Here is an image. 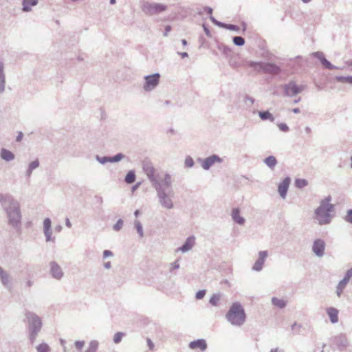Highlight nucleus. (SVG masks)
<instances>
[{
    "mask_svg": "<svg viewBox=\"0 0 352 352\" xmlns=\"http://www.w3.org/2000/svg\"><path fill=\"white\" fill-rule=\"evenodd\" d=\"M142 168L153 188L163 183V176H160L149 160L145 159L142 162Z\"/></svg>",
    "mask_w": 352,
    "mask_h": 352,
    "instance_id": "obj_6",
    "label": "nucleus"
},
{
    "mask_svg": "<svg viewBox=\"0 0 352 352\" xmlns=\"http://www.w3.org/2000/svg\"><path fill=\"white\" fill-rule=\"evenodd\" d=\"M210 21H211L213 24L216 25L217 26H218V27H219V28H222L223 26H224V25H223V23H222V22H220V21H218L217 20H216V19H214V17L212 15H210Z\"/></svg>",
    "mask_w": 352,
    "mask_h": 352,
    "instance_id": "obj_49",
    "label": "nucleus"
},
{
    "mask_svg": "<svg viewBox=\"0 0 352 352\" xmlns=\"http://www.w3.org/2000/svg\"><path fill=\"white\" fill-rule=\"evenodd\" d=\"M0 205L6 212L8 225L16 230H20L22 220L20 203L11 194L0 193Z\"/></svg>",
    "mask_w": 352,
    "mask_h": 352,
    "instance_id": "obj_1",
    "label": "nucleus"
},
{
    "mask_svg": "<svg viewBox=\"0 0 352 352\" xmlns=\"http://www.w3.org/2000/svg\"><path fill=\"white\" fill-rule=\"evenodd\" d=\"M300 328H301V324H298L296 322H294L292 325V331H294V333H298Z\"/></svg>",
    "mask_w": 352,
    "mask_h": 352,
    "instance_id": "obj_52",
    "label": "nucleus"
},
{
    "mask_svg": "<svg viewBox=\"0 0 352 352\" xmlns=\"http://www.w3.org/2000/svg\"><path fill=\"white\" fill-rule=\"evenodd\" d=\"M37 0H23V10L25 12H30L31 7L37 5Z\"/></svg>",
    "mask_w": 352,
    "mask_h": 352,
    "instance_id": "obj_27",
    "label": "nucleus"
},
{
    "mask_svg": "<svg viewBox=\"0 0 352 352\" xmlns=\"http://www.w3.org/2000/svg\"><path fill=\"white\" fill-rule=\"evenodd\" d=\"M204 10L208 14L210 15H212V8H210V7H208V6H205L204 7Z\"/></svg>",
    "mask_w": 352,
    "mask_h": 352,
    "instance_id": "obj_59",
    "label": "nucleus"
},
{
    "mask_svg": "<svg viewBox=\"0 0 352 352\" xmlns=\"http://www.w3.org/2000/svg\"><path fill=\"white\" fill-rule=\"evenodd\" d=\"M171 30V27L170 25H166L164 29V36H167L168 32Z\"/></svg>",
    "mask_w": 352,
    "mask_h": 352,
    "instance_id": "obj_60",
    "label": "nucleus"
},
{
    "mask_svg": "<svg viewBox=\"0 0 352 352\" xmlns=\"http://www.w3.org/2000/svg\"><path fill=\"white\" fill-rule=\"evenodd\" d=\"M223 25L224 26L222 27L223 28H226L232 31L238 32L239 30V27L235 25L223 23Z\"/></svg>",
    "mask_w": 352,
    "mask_h": 352,
    "instance_id": "obj_43",
    "label": "nucleus"
},
{
    "mask_svg": "<svg viewBox=\"0 0 352 352\" xmlns=\"http://www.w3.org/2000/svg\"><path fill=\"white\" fill-rule=\"evenodd\" d=\"M206 296V289H200L196 294V298L197 300L203 299Z\"/></svg>",
    "mask_w": 352,
    "mask_h": 352,
    "instance_id": "obj_50",
    "label": "nucleus"
},
{
    "mask_svg": "<svg viewBox=\"0 0 352 352\" xmlns=\"http://www.w3.org/2000/svg\"><path fill=\"white\" fill-rule=\"evenodd\" d=\"M344 220L349 223H352V209H349L346 212V215L344 217Z\"/></svg>",
    "mask_w": 352,
    "mask_h": 352,
    "instance_id": "obj_48",
    "label": "nucleus"
},
{
    "mask_svg": "<svg viewBox=\"0 0 352 352\" xmlns=\"http://www.w3.org/2000/svg\"><path fill=\"white\" fill-rule=\"evenodd\" d=\"M195 244V237L194 236H190L186 239L184 243L177 248L175 252H182V253H186L192 250Z\"/></svg>",
    "mask_w": 352,
    "mask_h": 352,
    "instance_id": "obj_16",
    "label": "nucleus"
},
{
    "mask_svg": "<svg viewBox=\"0 0 352 352\" xmlns=\"http://www.w3.org/2000/svg\"><path fill=\"white\" fill-rule=\"evenodd\" d=\"M23 133H22L21 131H19L18 132V134H17V136L16 137V142H20L22 141L23 138Z\"/></svg>",
    "mask_w": 352,
    "mask_h": 352,
    "instance_id": "obj_55",
    "label": "nucleus"
},
{
    "mask_svg": "<svg viewBox=\"0 0 352 352\" xmlns=\"http://www.w3.org/2000/svg\"><path fill=\"white\" fill-rule=\"evenodd\" d=\"M6 78L5 74V65L2 60H0V94L6 90Z\"/></svg>",
    "mask_w": 352,
    "mask_h": 352,
    "instance_id": "obj_21",
    "label": "nucleus"
},
{
    "mask_svg": "<svg viewBox=\"0 0 352 352\" xmlns=\"http://www.w3.org/2000/svg\"><path fill=\"white\" fill-rule=\"evenodd\" d=\"M244 65L252 69V70L256 73L263 72L264 62H254V60H248L245 61Z\"/></svg>",
    "mask_w": 352,
    "mask_h": 352,
    "instance_id": "obj_18",
    "label": "nucleus"
},
{
    "mask_svg": "<svg viewBox=\"0 0 352 352\" xmlns=\"http://www.w3.org/2000/svg\"><path fill=\"white\" fill-rule=\"evenodd\" d=\"M331 197L328 195L320 201L319 207L314 211V219L319 226L331 223L333 218L331 212L334 210V205L331 204Z\"/></svg>",
    "mask_w": 352,
    "mask_h": 352,
    "instance_id": "obj_3",
    "label": "nucleus"
},
{
    "mask_svg": "<svg viewBox=\"0 0 352 352\" xmlns=\"http://www.w3.org/2000/svg\"><path fill=\"white\" fill-rule=\"evenodd\" d=\"M268 256L267 251H261L258 252V258L254 262L252 269L255 272H261L263 269V265L266 258Z\"/></svg>",
    "mask_w": 352,
    "mask_h": 352,
    "instance_id": "obj_15",
    "label": "nucleus"
},
{
    "mask_svg": "<svg viewBox=\"0 0 352 352\" xmlns=\"http://www.w3.org/2000/svg\"><path fill=\"white\" fill-rule=\"evenodd\" d=\"M161 75L159 73H155L144 77V82L142 88L144 91L149 92L154 90L159 85L160 81Z\"/></svg>",
    "mask_w": 352,
    "mask_h": 352,
    "instance_id": "obj_9",
    "label": "nucleus"
},
{
    "mask_svg": "<svg viewBox=\"0 0 352 352\" xmlns=\"http://www.w3.org/2000/svg\"><path fill=\"white\" fill-rule=\"evenodd\" d=\"M135 179H136V174H135V170H129L126 173V175L124 177V182L127 184H133L135 182Z\"/></svg>",
    "mask_w": 352,
    "mask_h": 352,
    "instance_id": "obj_29",
    "label": "nucleus"
},
{
    "mask_svg": "<svg viewBox=\"0 0 352 352\" xmlns=\"http://www.w3.org/2000/svg\"><path fill=\"white\" fill-rule=\"evenodd\" d=\"M184 165L186 167L191 168L194 166V161L192 157L188 156L186 157V160H184Z\"/></svg>",
    "mask_w": 352,
    "mask_h": 352,
    "instance_id": "obj_47",
    "label": "nucleus"
},
{
    "mask_svg": "<svg viewBox=\"0 0 352 352\" xmlns=\"http://www.w3.org/2000/svg\"><path fill=\"white\" fill-rule=\"evenodd\" d=\"M231 217L235 223L239 226H243L245 222V219L241 216L240 210L239 208H233L231 212Z\"/></svg>",
    "mask_w": 352,
    "mask_h": 352,
    "instance_id": "obj_20",
    "label": "nucleus"
},
{
    "mask_svg": "<svg viewBox=\"0 0 352 352\" xmlns=\"http://www.w3.org/2000/svg\"><path fill=\"white\" fill-rule=\"evenodd\" d=\"M324 250L325 242L324 240L321 239L314 240L312 245V251L316 256L319 258L322 257L324 254Z\"/></svg>",
    "mask_w": 352,
    "mask_h": 352,
    "instance_id": "obj_14",
    "label": "nucleus"
},
{
    "mask_svg": "<svg viewBox=\"0 0 352 352\" xmlns=\"http://www.w3.org/2000/svg\"><path fill=\"white\" fill-rule=\"evenodd\" d=\"M264 163L270 168L273 169L277 164L274 156H270L265 159Z\"/></svg>",
    "mask_w": 352,
    "mask_h": 352,
    "instance_id": "obj_31",
    "label": "nucleus"
},
{
    "mask_svg": "<svg viewBox=\"0 0 352 352\" xmlns=\"http://www.w3.org/2000/svg\"><path fill=\"white\" fill-rule=\"evenodd\" d=\"M290 183L291 179L289 177H285L283 181L278 186V192L283 199L286 197Z\"/></svg>",
    "mask_w": 352,
    "mask_h": 352,
    "instance_id": "obj_17",
    "label": "nucleus"
},
{
    "mask_svg": "<svg viewBox=\"0 0 352 352\" xmlns=\"http://www.w3.org/2000/svg\"><path fill=\"white\" fill-rule=\"evenodd\" d=\"M43 233L47 242L55 241V237L53 236V230H52V220L49 217L43 220Z\"/></svg>",
    "mask_w": 352,
    "mask_h": 352,
    "instance_id": "obj_13",
    "label": "nucleus"
},
{
    "mask_svg": "<svg viewBox=\"0 0 352 352\" xmlns=\"http://www.w3.org/2000/svg\"><path fill=\"white\" fill-rule=\"evenodd\" d=\"M124 333L122 332H117L113 337V342L115 344H119L121 342Z\"/></svg>",
    "mask_w": 352,
    "mask_h": 352,
    "instance_id": "obj_45",
    "label": "nucleus"
},
{
    "mask_svg": "<svg viewBox=\"0 0 352 352\" xmlns=\"http://www.w3.org/2000/svg\"><path fill=\"white\" fill-rule=\"evenodd\" d=\"M125 156L122 153H118L116 155L110 157L111 163H117L123 160Z\"/></svg>",
    "mask_w": 352,
    "mask_h": 352,
    "instance_id": "obj_40",
    "label": "nucleus"
},
{
    "mask_svg": "<svg viewBox=\"0 0 352 352\" xmlns=\"http://www.w3.org/2000/svg\"><path fill=\"white\" fill-rule=\"evenodd\" d=\"M283 91L285 96L287 97H294L307 88V85H298L296 80H291L283 85Z\"/></svg>",
    "mask_w": 352,
    "mask_h": 352,
    "instance_id": "obj_7",
    "label": "nucleus"
},
{
    "mask_svg": "<svg viewBox=\"0 0 352 352\" xmlns=\"http://www.w3.org/2000/svg\"><path fill=\"white\" fill-rule=\"evenodd\" d=\"M226 318L232 325L241 327L245 322L246 314L241 304L235 302L230 305Z\"/></svg>",
    "mask_w": 352,
    "mask_h": 352,
    "instance_id": "obj_4",
    "label": "nucleus"
},
{
    "mask_svg": "<svg viewBox=\"0 0 352 352\" xmlns=\"http://www.w3.org/2000/svg\"><path fill=\"white\" fill-rule=\"evenodd\" d=\"M103 266L105 269H110L111 267V263L110 261L105 262Z\"/></svg>",
    "mask_w": 352,
    "mask_h": 352,
    "instance_id": "obj_62",
    "label": "nucleus"
},
{
    "mask_svg": "<svg viewBox=\"0 0 352 352\" xmlns=\"http://www.w3.org/2000/svg\"><path fill=\"white\" fill-rule=\"evenodd\" d=\"M0 157L6 162H10L15 159V155L13 152L6 148H2L0 150Z\"/></svg>",
    "mask_w": 352,
    "mask_h": 352,
    "instance_id": "obj_23",
    "label": "nucleus"
},
{
    "mask_svg": "<svg viewBox=\"0 0 352 352\" xmlns=\"http://www.w3.org/2000/svg\"><path fill=\"white\" fill-rule=\"evenodd\" d=\"M232 41H233V43L236 45V46H239V47H241V46H243L245 44V38L241 36H235L232 38Z\"/></svg>",
    "mask_w": 352,
    "mask_h": 352,
    "instance_id": "obj_36",
    "label": "nucleus"
},
{
    "mask_svg": "<svg viewBox=\"0 0 352 352\" xmlns=\"http://www.w3.org/2000/svg\"><path fill=\"white\" fill-rule=\"evenodd\" d=\"M37 352H50V347L46 343L40 344L36 346Z\"/></svg>",
    "mask_w": 352,
    "mask_h": 352,
    "instance_id": "obj_37",
    "label": "nucleus"
},
{
    "mask_svg": "<svg viewBox=\"0 0 352 352\" xmlns=\"http://www.w3.org/2000/svg\"><path fill=\"white\" fill-rule=\"evenodd\" d=\"M312 55L316 58H318L320 63L322 62V59L325 58L324 54L321 52H314Z\"/></svg>",
    "mask_w": 352,
    "mask_h": 352,
    "instance_id": "obj_51",
    "label": "nucleus"
},
{
    "mask_svg": "<svg viewBox=\"0 0 352 352\" xmlns=\"http://www.w3.org/2000/svg\"><path fill=\"white\" fill-rule=\"evenodd\" d=\"M123 223V220L122 219H118L113 226V230L115 231H119L122 228Z\"/></svg>",
    "mask_w": 352,
    "mask_h": 352,
    "instance_id": "obj_44",
    "label": "nucleus"
},
{
    "mask_svg": "<svg viewBox=\"0 0 352 352\" xmlns=\"http://www.w3.org/2000/svg\"><path fill=\"white\" fill-rule=\"evenodd\" d=\"M65 226L69 228H71L72 227V224L69 218H66V219H65Z\"/></svg>",
    "mask_w": 352,
    "mask_h": 352,
    "instance_id": "obj_61",
    "label": "nucleus"
},
{
    "mask_svg": "<svg viewBox=\"0 0 352 352\" xmlns=\"http://www.w3.org/2000/svg\"><path fill=\"white\" fill-rule=\"evenodd\" d=\"M166 6L157 3H149L144 1L141 5V10L143 12L148 15L160 14L166 10Z\"/></svg>",
    "mask_w": 352,
    "mask_h": 352,
    "instance_id": "obj_8",
    "label": "nucleus"
},
{
    "mask_svg": "<svg viewBox=\"0 0 352 352\" xmlns=\"http://www.w3.org/2000/svg\"><path fill=\"white\" fill-rule=\"evenodd\" d=\"M254 101H255L254 99L252 96L246 95L244 97V102L248 107L252 106Z\"/></svg>",
    "mask_w": 352,
    "mask_h": 352,
    "instance_id": "obj_41",
    "label": "nucleus"
},
{
    "mask_svg": "<svg viewBox=\"0 0 352 352\" xmlns=\"http://www.w3.org/2000/svg\"><path fill=\"white\" fill-rule=\"evenodd\" d=\"M0 279L2 284L7 288L10 287V275L4 270L2 267H0Z\"/></svg>",
    "mask_w": 352,
    "mask_h": 352,
    "instance_id": "obj_25",
    "label": "nucleus"
},
{
    "mask_svg": "<svg viewBox=\"0 0 352 352\" xmlns=\"http://www.w3.org/2000/svg\"><path fill=\"white\" fill-rule=\"evenodd\" d=\"M33 283H34L33 280H32L30 279H27L25 282V287L30 288V287L32 286Z\"/></svg>",
    "mask_w": 352,
    "mask_h": 352,
    "instance_id": "obj_57",
    "label": "nucleus"
},
{
    "mask_svg": "<svg viewBox=\"0 0 352 352\" xmlns=\"http://www.w3.org/2000/svg\"><path fill=\"white\" fill-rule=\"evenodd\" d=\"M322 63V65L325 67L326 69L333 70V69H340V68L334 66L331 63L329 60H328L326 58L322 59V60L320 62Z\"/></svg>",
    "mask_w": 352,
    "mask_h": 352,
    "instance_id": "obj_34",
    "label": "nucleus"
},
{
    "mask_svg": "<svg viewBox=\"0 0 352 352\" xmlns=\"http://www.w3.org/2000/svg\"><path fill=\"white\" fill-rule=\"evenodd\" d=\"M84 345H85L84 341H76L74 342V346L78 351H80L83 348Z\"/></svg>",
    "mask_w": 352,
    "mask_h": 352,
    "instance_id": "obj_53",
    "label": "nucleus"
},
{
    "mask_svg": "<svg viewBox=\"0 0 352 352\" xmlns=\"http://www.w3.org/2000/svg\"><path fill=\"white\" fill-rule=\"evenodd\" d=\"M134 226L139 234V237L142 238L144 236V232L141 221L138 219L135 220Z\"/></svg>",
    "mask_w": 352,
    "mask_h": 352,
    "instance_id": "obj_33",
    "label": "nucleus"
},
{
    "mask_svg": "<svg viewBox=\"0 0 352 352\" xmlns=\"http://www.w3.org/2000/svg\"><path fill=\"white\" fill-rule=\"evenodd\" d=\"M219 300H220V296L214 294L212 297H210V298L209 300V302L214 306H217Z\"/></svg>",
    "mask_w": 352,
    "mask_h": 352,
    "instance_id": "obj_42",
    "label": "nucleus"
},
{
    "mask_svg": "<svg viewBox=\"0 0 352 352\" xmlns=\"http://www.w3.org/2000/svg\"><path fill=\"white\" fill-rule=\"evenodd\" d=\"M272 305L278 307L280 309H283L287 306V302L284 299H279L276 297L272 298Z\"/></svg>",
    "mask_w": 352,
    "mask_h": 352,
    "instance_id": "obj_28",
    "label": "nucleus"
},
{
    "mask_svg": "<svg viewBox=\"0 0 352 352\" xmlns=\"http://www.w3.org/2000/svg\"><path fill=\"white\" fill-rule=\"evenodd\" d=\"M63 230V227L62 226L60 225H58V226H56L55 228H54V230L55 232H60Z\"/></svg>",
    "mask_w": 352,
    "mask_h": 352,
    "instance_id": "obj_63",
    "label": "nucleus"
},
{
    "mask_svg": "<svg viewBox=\"0 0 352 352\" xmlns=\"http://www.w3.org/2000/svg\"><path fill=\"white\" fill-rule=\"evenodd\" d=\"M336 80L340 82H346L352 85V76H338L336 77Z\"/></svg>",
    "mask_w": 352,
    "mask_h": 352,
    "instance_id": "obj_35",
    "label": "nucleus"
},
{
    "mask_svg": "<svg viewBox=\"0 0 352 352\" xmlns=\"http://www.w3.org/2000/svg\"><path fill=\"white\" fill-rule=\"evenodd\" d=\"M157 192L159 204L162 208L171 210L174 208L173 198L175 191L173 186L172 176L165 173L163 175L162 183L154 188Z\"/></svg>",
    "mask_w": 352,
    "mask_h": 352,
    "instance_id": "obj_2",
    "label": "nucleus"
},
{
    "mask_svg": "<svg viewBox=\"0 0 352 352\" xmlns=\"http://www.w3.org/2000/svg\"><path fill=\"white\" fill-rule=\"evenodd\" d=\"M95 160L101 164H105L106 163H111L110 157H100L99 155L95 156Z\"/></svg>",
    "mask_w": 352,
    "mask_h": 352,
    "instance_id": "obj_39",
    "label": "nucleus"
},
{
    "mask_svg": "<svg viewBox=\"0 0 352 352\" xmlns=\"http://www.w3.org/2000/svg\"><path fill=\"white\" fill-rule=\"evenodd\" d=\"M99 343L97 340H91L89 343L88 348L85 350V352H97L98 348Z\"/></svg>",
    "mask_w": 352,
    "mask_h": 352,
    "instance_id": "obj_32",
    "label": "nucleus"
},
{
    "mask_svg": "<svg viewBox=\"0 0 352 352\" xmlns=\"http://www.w3.org/2000/svg\"><path fill=\"white\" fill-rule=\"evenodd\" d=\"M147 346L150 350H153L154 349V343L151 341V338L146 339Z\"/></svg>",
    "mask_w": 352,
    "mask_h": 352,
    "instance_id": "obj_56",
    "label": "nucleus"
},
{
    "mask_svg": "<svg viewBox=\"0 0 352 352\" xmlns=\"http://www.w3.org/2000/svg\"><path fill=\"white\" fill-rule=\"evenodd\" d=\"M40 162L38 159L33 160L32 162L29 163V166H28V168L25 170V175L28 178H30L32 173L34 170L36 169L39 167Z\"/></svg>",
    "mask_w": 352,
    "mask_h": 352,
    "instance_id": "obj_26",
    "label": "nucleus"
},
{
    "mask_svg": "<svg viewBox=\"0 0 352 352\" xmlns=\"http://www.w3.org/2000/svg\"><path fill=\"white\" fill-rule=\"evenodd\" d=\"M294 183H296V186L298 188H305L308 185V182L303 179H297Z\"/></svg>",
    "mask_w": 352,
    "mask_h": 352,
    "instance_id": "obj_38",
    "label": "nucleus"
},
{
    "mask_svg": "<svg viewBox=\"0 0 352 352\" xmlns=\"http://www.w3.org/2000/svg\"><path fill=\"white\" fill-rule=\"evenodd\" d=\"M258 115L262 120H270L274 122V117L269 111H258Z\"/></svg>",
    "mask_w": 352,
    "mask_h": 352,
    "instance_id": "obj_30",
    "label": "nucleus"
},
{
    "mask_svg": "<svg viewBox=\"0 0 352 352\" xmlns=\"http://www.w3.org/2000/svg\"><path fill=\"white\" fill-rule=\"evenodd\" d=\"M327 316L331 323L336 324L339 321V311L335 307H328L326 309Z\"/></svg>",
    "mask_w": 352,
    "mask_h": 352,
    "instance_id": "obj_22",
    "label": "nucleus"
},
{
    "mask_svg": "<svg viewBox=\"0 0 352 352\" xmlns=\"http://www.w3.org/2000/svg\"><path fill=\"white\" fill-rule=\"evenodd\" d=\"M352 278V267L350 270H347L343 278L338 283L336 286V294L338 297L342 296L343 290L345 289L346 285Z\"/></svg>",
    "mask_w": 352,
    "mask_h": 352,
    "instance_id": "obj_11",
    "label": "nucleus"
},
{
    "mask_svg": "<svg viewBox=\"0 0 352 352\" xmlns=\"http://www.w3.org/2000/svg\"><path fill=\"white\" fill-rule=\"evenodd\" d=\"M198 161L201 163V166L204 169L208 170L215 163H222L223 159L217 155V154H212L204 160L199 159Z\"/></svg>",
    "mask_w": 352,
    "mask_h": 352,
    "instance_id": "obj_12",
    "label": "nucleus"
},
{
    "mask_svg": "<svg viewBox=\"0 0 352 352\" xmlns=\"http://www.w3.org/2000/svg\"><path fill=\"white\" fill-rule=\"evenodd\" d=\"M50 275L57 280H61L64 276V272L60 265L54 261L50 263Z\"/></svg>",
    "mask_w": 352,
    "mask_h": 352,
    "instance_id": "obj_10",
    "label": "nucleus"
},
{
    "mask_svg": "<svg viewBox=\"0 0 352 352\" xmlns=\"http://www.w3.org/2000/svg\"><path fill=\"white\" fill-rule=\"evenodd\" d=\"M113 256V253L110 250H104L102 252L103 258H107Z\"/></svg>",
    "mask_w": 352,
    "mask_h": 352,
    "instance_id": "obj_54",
    "label": "nucleus"
},
{
    "mask_svg": "<svg viewBox=\"0 0 352 352\" xmlns=\"http://www.w3.org/2000/svg\"><path fill=\"white\" fill-rule=\"evenodd\" d=\"M277 126L280 131H283L284 133H287L289 130V126L285 123H278Z\"/></svg>",
    "mask_w": 352,
    "mask_h": 352,
    "instance_id": "obj_46",
    "label": "nucleus"
},
{
    "mask_svg": "<svg viewBox=\"0 0 352 352\" xmlns=\"http://www.w3.org/2000/svg\"><path fill=\"white\" fill-rule=\"evenodd\" d=\"M178 54L182 57L186 58L188 57V54L187 52H178Z\"/></svg>",
    "mask_w": 352,
    "mask_h": 352,
    "instance_id": "obj_64",
    "label": "nucleus"
},
{
    "mask_svg": "<svg viewBox=\"0 0 352 352\" xmlns=\"http://www.w3.org/2000/svg\"><path fill=\"white\" fill-rule=\"evenodd\" d=\"M180 265L178 261H175L172 263V269H179Z\"/></svg>",
    "mask_w": 352,
    "mask_h": 352,
    "instance_id": "obj_58",
    "label": "nucleus"
},
{
    "mask_svg": "<svg viewBox=\"0 0 352 352\" xmlns=\"http://www.w3.org/2000/svg\"><path fill=\"white\" fill-rule=\"evenodd\" d=\"M280 68L275 65V63H270V62H264L263 72L268 74H278L280 72Z\"/></svg>",
    "mask_w": 352,
    "mask_h": 352,
    "instance_id": "obj_19",
    "label": "nucleus"
},
{
    "mask_svg": "<svg viewBox=\"0 0 352 352\" xmlns=\"http://www.w3.org/2000/svg\"><path fill=\"white\" fill-rule=\"evenodd\" d=\"M25 317L28 320V333H29V340L31 344H33L36 340L38 333L41 330L43 323L41 318L33 311H28L25 313Z\"/></svg>",
    "mask_w": 352,
    "mask_h": 352,
    "instance_id": "obj_5",
    "label": "nucleus"
},
{
    "mask_svg": "<svg viewBox=\"0 0 352 352\" xmlns=\"http://www.w3.org/2000/svg\"><path fill=\"white\" fill-rule=\"evenodd\" d=\"M189 347L191 349H200L201 351H205L207 349V342L203 338L190 342Z\"/></svg>",
    "mask_w": 352,
    "mask_h": 352,
    "instance_id": "obj_24",
    "label": "nucleus"
}]
</instances>
